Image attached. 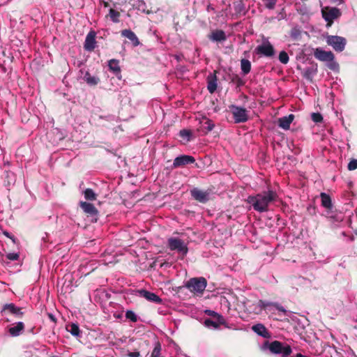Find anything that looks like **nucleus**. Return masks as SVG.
I'll use <instances>...</instances> for the list:
<instances>
[{
    "instance_id": "4be33fe9",
    "label": "nucleus",
    "mask_w": 357,
    "mask_h": 357,
    "mask_svg": "<svg viewBox=\"0 0 357 357\" xmlns=\"http://www.w3.org/2000/svg\"><path fill=\"white\" fill-rule=\"evenodd\" d=\"M252 329L255 333L263 337H267L268 336V333L266 327L261 324L252 326Z\"/></svg>"
},
{
    "instance_id": "c85d7f7f",
    "label": "nucleus",
    "mask_w": 357,
    "mask_h": 357,
    "mask_svg": "<svg viewBox=\"0 0 357 357\" xmlns=\"http://www.w3.org/2000/svg\"><path fill=\"white\" fill-rule=\"evenodd\" d=\"M208 90L211 93L215 92L217 89V77L213 75L210 79L208 80Z\"/></svg>"
},
{
    "instance_id": "f03ea898",
    "label": "nucleus",
    "mask_w": 357,
    "mask_h": 357,
    "mask_svg": "<svg viewBox=\"0 0 357 357\" xmlns=\"http://www.w3.org/2000/svg\"><path fill=\"white\" fill-rule=\"evenodd\" d=\"M261 349H268L272 354H280L282 357H288L292 352V349L289 344L277 340L271 342L266 341L261 347Z\"/></svg>"
},
{
    "instance_id": "79ce46f5",
    "label": "nucleus",
    "mask_w": 357,
    "mask_h": 357,
    "mask_svg": "<svg viewBox=\"0 0 357 357\" xmlns=\"http://www.w3.org/2000/svg\"><path fill=\"white\" fill-rule=\"evenodd\" d=\"M204 124L206 125L205 129L206 130L207 132L211 131L214 128V124L210 120L207 119Z\"/></svg>"
},
{
    "instance_id": "2f4dec72",
    "label": "nucleus",
    "mask_w": 357,
    "mask_h": 357,
    "mask_svg": "<svg viewBox=\"0 0 357 357\" xmlns=\"http://www.w3.org/2000/svg\"><path fill=\"white\" fill-rule=\"evenodd\" d=\"M297 11L298 12L299 14H301V15L303 16H307V17H310L312 13L310 12V10L309 9V8L306 6V5H302L298 9H297Z\"/></svg>"
},
{
    "instance_id": "5701e85b",
    "label": "nucleus",
    "mask_w": 357,
    "mask_h": 357,
    "mask_svg": "<svg viewBox=\"0 0 357 357\" xmlns=\"http://www.w3.org/2000/svg\"><path fill=\"white\" fill-rule=\"evenodd\" d=\"M24 328V325L23 322L19 321L15 326L9 328V333L12 336L16 337L22 333Z\"/></svg>"
},
{
    "instance_id": "39448f33",
    "label": "nucleus",
    "mask_w": 357,
    "mask_h": 357,
    "mask_svg": "<svg viewBox=\"0 0 357 357\" xmlns=\"http://www.w3.org/2000/svg\"><path fill=\"white\" fill-rule=\"evenodd\" d=\"M206 285L207 281L203 277L191 278L185 284L186 288L195 294L203 293Z\"/></svg>"
},
{
    "instance_id": "09e8293b",
    "label": "nucleus",
    "mask_w": 357,
    "mask_h": 357,
    "mask_svg": "<svg viewBox=\"0 0 357 357\" xmlns=\"http://www.w3.org/2000/svg\"><path fill=\"white\" fill-rule=\"evenodd\" d=\"M49 317H50V319H51V320H52L53 321H54V322L56 321V319H55L54 317L52 314H49Z\"/></svg>"
},
{
    "instance_id": "412c9836",
    "label": "nucleus",
    "mask_w": 357,
    "mask_h": 357,
    "mask_svg": "<svg viewBox=\"0 0 357 357\" xmlns=\"http://www.w3.org/2000/svg\"><path fill=\"white\" fill-rule=\"evenodd\" d=\"M325 216L334 225H337L336 223H339L342 221V216L338 214L334 213L331 210L326 211Z\"/></svg>"
},
{
    "instance_id": "a211bd4d",
    "label": "nucleus",
    "mask_w": 357,
    "mask_h": 357,
    "mask_svg": "<svg viewBox=\"0 0 357 357\" xmlns=\"http://www.w3.org/2000/svg\"><path fill=\"white\" fill-rule=\"evenodd\" d=\"M96 34L94 32H89L85 39L84 48L88 51H91L95 48L96 45Z\"/></svg>"
},
{
    "instance_id": "423d86ee",
    "label": "nucleus",
    "mask_w": 357,
    "mask_h": 357,
    "mask_svg": "<svg viewBox=\"0 0 357 357\" xmlns=\"http://www.w3.org/2000/svg\"><path fill=\"white\" fill-rule=\"evenodd\" d=\"M342 15L340 10L335 7L326 6L321 8V15L327 22V26H331L335 20Z\"/></svg>"
},
{
    "instance_id": "f257e3e1",
    "label": "nucleus",
    "mask_w": 357,
    "mask_h": 357,
    "mask_svg": "<svg viewBox=\"0 0 357 357\" xmlns=\"http://www.w3.org/2000/svg\"><path fill=\"white\" fill-rule=\"evenodd\" d=\"M277 198L278 195L275 191L268 190L256 195L249 196L247 202L256 211L263 213L268 210L269 205L275 202Z\"/></svg>"
},
{
    "instance_id": "20e7f679",
    "label": "nucleus",
    "mask_w": 357,
    "mask_h": 357,
    "mask_svg": "<svg viewBox=\"0 0 357 357\" xmlns=\"http://www.w3.org/2000/svg\"><path fill=\"white\" fill-rule=\"evenodd\" d=\"M314 57L321 61H328V67L335 70L338 68V64L334 61V54L331 51H325L321 48H317L314 52Z\"/></svg>"
},
{
    "instance_id": "0eeeda50",
    "label": "nucleus",
    "mask_w": 357,
    "mask_h": 357,
    "mask_svg": "<svg viewBox=\"0 0 357 357\" xmlns=\"http://www.w3.org/2000/svg\"><path fill=\"white\" fill-rule=\"evenodd\" d=\"M255 52L266 57H272L275 55L274 47L266 38H263L261 44L256 47Z\"/></svg>"
},
{
    "instance_id": "c03bdc74",
    "label": "nucleus",
    "mask_w": 357,
    "mask_h": 357,
    "mask_svg": "<svg viewBox=\"0 0 357 357\" xmlns=\"http://www.w3.org/2000/svg\"><path fill=\"white\" fill-rule=\"evenodd\" d=\"M243 8V4L242 3V2H240L239 3L237 4L236 10H238V12H241Z\"/></svg>"
},
{
    "instance_id": "a878e982",
    "label": "nucleus",
    "mask_w": 357,
    "mask_h": 357,
    "mask_svg": "<svg viewBox=\"0 0 357 357\" xmlns=\"http://www.w3.org/2000/svg\"><path fill=\"white\" fill-rule=\"evenodd\" d=\"M84 198L89 201H94L97 198V195L95 192L91 188H86L82 192Z\"/></svg>"
},
{
    "instance_id": "bb28decb",
    "label": "nucleus",
    "mask_w": 357,
    "mask_h": 357,
    "mask_svg": "<svg viewBox=\"0 0 357 357\" xmlns=\"http://www.w3.org/2000/svg\"><path fill=\"white\" fill-rule=\"evenodd\" d=\"M273 305L274 304L271 302L259 300L257 304L256 307L255 308V311L256 313H260L264 309H266L267 307Z\"/></svg>"
},
{
    "instance_id": "f8f14e48",
    "label": "nucleus",
    "mask_w": 357,
    "mask_h": 357,
    "mask_svg": "<svg viewBox=\"0 0 357 357\" xmlns=\"http://www.w3.org/2000/svg\"><path fill=\"white\" fill-rule=\"evenodd\" d=\"M139 294L140 296L146 298L149 301H151L155 303H160L162 302V299L158 295L147 290H139Z\"/></svg>"
},
{
    "instance_id": "9d476101",
    "label": "nucleus",
    "mask_w": 357,
    "mask_h": 357,
    "mask_svg": "<svg viewBox=\"0 0 357 357\" xmlns=\"http://www.w3.org/2000/svg\"><path fill=\"white\" fill-rule=\"evenodd\" d=\"M190 192L192 197L200 203H206L210 199V192L208 190H203L198 188H193L190 190Z\"/></svg>"
},
{
    "instance_id": "ddd939ff",
    "label": "nucleus",
    "mask_w": 357,
    "mask_h": 357,
    "mask_svg": "<svg viewBox=\"0 0 357 357\" xmlns=\"http://www.w3.org/2000/svg\"><path fill=\"white\" fill-rule=\"evenodd\" d=\"M79 206L85 213L91 216L96 215L98 214V210L96 208L93 204L91 203L82 201L79 202Z\"/></svg>"
},
{
    "instance_id": "dca6fc26",
    "label": "nucleus",
    "mask_w": 357,
    "mask_h": 357,
    "mask_svg": "<svg viewBox=\"0 0 357 357\" xmlns=\"http://www.w3.org/2000/svg\"><path fill=\"white\" fill-rule=\"evenodd\" d=\"M6 312H8L10 314H13L17 316V317H20L22 315L21 309L17 307L13 303L6 304L3 307V310H2L1 312L6 313Z\"/></svg>"
},
{
    "instance_id": "473e14b6",
    "label": "nucleus",
    "mask_w": 357,
    "mask_h": 357,
    "mask_svg": "<svg viewBox=\"0 0 357 357\" xmlns=\"http://www.w3.org/2000/svg\"><path fill=\"white\" fill-rule=\"evenodd\" d=\"M301 35V31L299 27L294 26L290 31V37L294 40H298Z\"/></svg>"
},
{
    "instance_id": "de8ad7c7",
    "label": "nucleus",
    "mask_w": 357,
    "mask_h": 357,
    "mask_svg": "<svg viewBox=\"0 0 357 357\" xmlns=\"http://www.w3.org/2000/svg\"><path fill=\"white\" fill-rule=\"evenodd\" d=\"M275 305L276 306L277 309L279 310L280 311L285 312V310L284 309L283 307L280 306V305H276V304Z\"/></svg>"
},
{
    "instance_id": "7c9ffc66",
    "label": "nucleus",
    "mask_w": 357,
    "mask_h": 357,
    "mask_svg": "<svg viewBox=\"0 0 357 357\" xmlns=\"http://www.w3.org/2000/svg\"><path fill=\"white\" fill-rule=\"evenodd\" d=\"M205 314H206L208 316H211L213 317L215 319H216L219 323H224V318L220 314H218L215 311L211 310H205Z\"/></svg>"
},
{
    "instance_id": "1a4fd4ad",
    "label": "nucleus",
    "mask_w": 357,
    "mask_h": 357,
    "mask_svg": "<svg viewBox=\"0 0 357 357\" xmlns=\"http://www.w3.org/2000/svg\"><path fill=\"white\" fill-rule=\"evenodd\" d=\"M231 110L234 116V119L235 123H244L246 122L248 119V111L246 109L236 106L231 105Z\"/></svg>"
},
{
    "instance_id": "9b49d317",
    "label": "nucleus",
    "mask_w": 357,
    "mask_h": 357,
    "mask_svg": "<svg viewBox=\"0 0 357 357\" xmlns=\"http://www.w3.org/2000/svg\"><path fill=\"white\" fill-rule=\"evenodd\" d=\"M195 161V158L192 156L182 155L176 157L173 162V167L174 168L183 167L188 164L194 163Z\"/></svg>"
},
{
    "instance_id": "72a5a7b5",
    "label": "nucleus",
    "mask_w": 357,
    "mask_h": 357,
    "mask_svg": "<svg viewBox=\"0 0 357 357\" xmlns=\"http://www.w3.org/2000/svg\"><path fill=\"white\" fill-rule=\"evenodd\" d=\"M278 59L282 64H287L289 61V57L285 51H281L279 54Z\"/></svg>"
},
{
    "instance_id": "aec40b11",
    "label": "nucleus",
    "mask_w": 357,
    "mask_h": 357,
    "mask_svg": "<svg viewBox=\"0 0 357 357\" xmlns=\"http://www.w3.org/2000/svg\"><path fill=\"white\" fill-rule=\"evenodd\" d=\"M321 200V206L327 211H331L333 207L331 197L325 192H321L320 195Z\"/></svg>"
},
{
    "instance_id": "6e6552de",
    "label": "nucleus",
    "mask_w": 357,
    "mask_h": 357,
    "mask_svg": "<svg viewBox=\"0 0 357 357\" xmlns=\"http://www.w3.org/2000/svg\"><path fill=\"white\" fill-rule=\"evenodd\" d=\"M326 43L336 52H342L346 45L345 38L337 36H329L326 38Z\"/></svg>"
},
{
    "instance_id": "4c0bfd02",
    "label": "nucleus",
    "mask_w": 357,
    "mask_h": 357,
    "mask_svg": "<svg viewBox=\"0 0 357 357\" xmlns=\"http://www.w3.org/2000/svg\"><path fill=\"white\" fill-rule=\"evenodd\" d=\"M264 3L265 7L269 10L274 9L277 0H262Z\"/></svg>"
},
{
    "instance_id": "cd10ccee",
    "label": "nucleus",
    "mask_w": 357,
    "mask_h": 357,
    "mask_svg": "<svg viewBox=\"0 0 357 357\" xmlns=\"http://www.w3.org/2000/svg\"><path fill=\"white\" fill-rule=\"evenodd\" d=\"M241 68L244 75H247L250 72L251 63L248 59H242L241 61Z\"/></svg>"
},
{
    "instance_id": "4468645a",
    "label": "nucleus",
    "mask_w": 357,
    "mask_h": 357,
    "mask_svg": "<svg viewBox=\"0 0 357 357\" xmlns=\"http://www.w3.org/2000/svg\"><path fill=\"white\" fill-rule=\"evenodd\" d=\"M208 38L213 42H223L226 40L227 36L222 30H215L212 31Z\"/></svg>"
},
{
    "instance_id": "a18cd8bd",
    "label": "nucleus",
    "mask_w": 357,
    "mask_h": 357,
    "mask_svg": "<svg viewBox=\"0 0 357 357\" xmlns=\"http://www.w3.org/2000/svg\"><path fill=\"white\" fill-rule=\"evenodd\" d=\"M331 2L337 4H341L344 2V0H331Z\"/></svg>"
},
{
    "instance_id": "a19ab883",
    "label": "nucleus",
    "mask_w": 357,
    "mask_h": 357,
    "mask_svg": "<svg viewBox=\"0 0 357 357\" xmlns=\"http://www.w3.org/2000/svg\"><path fill=\"white\" fill-rule=\"evenodd\" d=\"M6 258L10 261H16L19 259V255L16 252H9L6 255Z\"/></svg>"
},
{
    "instance_id": "b1692460",
    "label": "nucleus",
    "mask_w": 357,
    "mask_h": 357,
    "mask_svg": "<svg viewBox=\"0 0 357 357\" xmlns=\"http://www.w3.org/2000/svg\"><path fill=\"white\" fill-rule=\"evenodd\" d=\"M66 331L72 335L79 337H81V331L77 324L72 323L66 325Z\"/></svg>"
},
{
    "instance_id": "3c124183",
    "label": "nucleus",
    "mask_w": 357,
    "mask_h": 357,
    "mask_svg": "<svg viewBox=\"0 0 357 357\" xmlns=\"http://www.w3.org/2000/svg\"><path fill=\"white\" fill-rule=\"evenodd\" d=\"M355 234L357 236V229L355 231Z\"/></svg>"
},
{
    "instance_id": "37998d69",
    "label": "nucleus",
    "mask_w": 357,
    "mask_h": 357,
    "mask_svg": "<svg viewBox=\"0 0 357 357\" xmlns=\"http://www.w3.org/2000/svg\"><path fill=\"white\" fill-rule=\"evenodd\" d=\"M128 357H139V352L135 351V352H129L128 354Z\"/></svg>"
},
{
    "instance_id": "e433bc0d",
    "label": "nucleus",
    "mask_w": 357,
    "mask_h": 357,
    "mask_svg": "<svg viewBox=\"0 0 357 357\" xmlns=\"http://www.w3.org/2000/svg\"><path fill=\"white\" fill-rule=\"evenodd\" d=\"M109 14V17L112 22H114L115 23L119 22V17L120 16V14L118 11H116L114 9H110Z\"/></svg>"
},
{
    "instance_id": "8fccbe9b",
    "label": "nucleus",
    "mask_w": 357,
    "mask_h": 357,
    "mask_svg": "<svg viewBox=\"0 0 357 357\" xmlns=\"http://www.w3.org/2000/svg\"><path fill=\"white\" fill-rule=\"evenodd\" d=\"M293 357H307V356H304L301 354H297L295 356H293Z\"/></svg>"
},
{
    "instance_id": "f704fd0d",
    "label": "nucleus",
    "mask_w": 357,
    "mask_h": 357,
    "mask_svg": "<svg viewBox=\"0 0 357 357\" xmlns=\"http://www.w3.org/2000/svg\"><path fill=\"white\" fill-rule=\"evenodd\" d=\"M126 318L132 322H137L138 321V316L132 310H127L126 312Z\"/></svg>"
},
{
    "instance_id": "2eb2a0df",
    "label": "nucleus",
    "mask_w": 357,
    "mask_h": 357,
    "mask_svg": "<svg viewBox=\"0 0 357 357\" xmlns=\"http://www.w3.org/2000/svg\"><path fill=\"white\" fill-rule=\"evenodd\" d=\"M294 119V115L291 114H289L288 116L280 118L278 120V125L284 130H289Z\"/></svg>"
},
{
    "instance_id": "49530a36",
    "label": "nucleus",
    "mask_w": 357,
    "mask_h": 357,
    "mask_svg": "<svg viewBox=\"0 0 357 357\" xmlns=\"http://www.w3.org/2000/svg\"><path fill=\"white\" fill-rule=\"evenodd\" d=\"M3 234H4L6 236H7V237H8V238H11V239L14 241V238H13V236H11V235L8 232V231H4V232H3Z\"/></svg>"
},
{
    "instance_id": "393cba45",
    "label": "nucleus",
    "mask_w": 357,
    "mask_h": 357,
    "mask_svg": "<svg viewBox=\"0 0 357 357\" xmlns=\"http://www.w3.org/2000/svg\"><path fill=\"white\" fill-rule=\"evenodd\" d=\"M84 81L91 86H95L98 84L99 78L96 76L91 75L89 72H86L84 75Z\"/></svg>"
},
{
    "instance_id": "c756f323",
    "label": "nucleus",
    "mask_w": 357,
    "mask_h": 357,
    "mask_svg": "<svg viewBox=\"0 0 357 357\" xmlns=\"http://www.w3.org/2000/svg\"><path fill=\"white\" fill-rule=\"evenodd\" d=\"M221 323H219L216 319L212 320L211 319H206L204 320V324L206 327L208 328H218L219 326V324Z\"/></svg>"
},
{
    "instance_id": "f3484780",
    "label": "nucleus",
    "mask_w": 357,
    "mask_h": 357,
    "mask_svg": "<svg viewBox=\"0 0 357 357\" xmlns=\"http://www.w3.org/2000/svg\"><path fill=\"white\" fill-rule=\"evenodd\" d=\"M121 36L130 40L133 46L137 47L139 45V40L136 34L130 29H124L121 31Z\"/></svg>"
},
{
    "instance_id": "7ed1b4c3",
    "label": "nucleus",
    "mask_w": 357,
    "mask_h": 357,
    "mask_svg": "<svg viewBox=\"0 0 357 357\" xmlns=\"http://www.w3.org/2000/svg\"><path fill=\"white\" fill-rule=\"evenodd\" d=\"M167 247L172 250L176 252L178 255L183 258L188 252L187 243L178 237H170L167 239Z\"/></svg>"
},
{
    "instance_id": "c9c22d12",
    "label": "nucleus",
    "mask_w": 357,
    "mask_h": 357,
    "mask_svg": "<svg viewBox=\"0 0 357 357\" xmlns=\"http://www.w3.org/2000/svg\"><path fill=\"white\" fill-rule=\"evenodd\" d=\"M179 135H180V137H181L182 138L185 139L186 142H190V137L192 135V132L189 130L183 129L179 132Z\"/></svg>"
},
{
    "instance_id": "58836bf2",
    "label": "nucleus",
    "mask_w": 357,
    "mask_h": 357,
    "mask_svg": "<svg viewBox=\"0 0 357 357\" xmlns=\"http://www.w3.org/2000/svg\"><path fill=\"white\" fill-rule=\"evenodd\" d=\"M311 118L312 120L315 123H320L323 121V117L319 113H312Z\"/></svg>"
},
{
    "instance_id": "6ab92c4d",
    "label": "nucleus",
    "mask_w": 357,
    "mask_h": 357,
    "mask_svg": "<svg viewBox=\"0 0 357 357\" xmlns=\"http://www.w3.org/2000/svg\"><path fill=\"white\" fill-rule=\"evenodd\" d=\"M108 67L111 72L113 73L119 79H121V68L119 61L116 59H111L108 62Z\"/></svg>"
},
{
    "instance_id": "ea45409f",
    "label": "nucleus",
    "mask_w": 357,
    "mask_h": 357,
    "mask_svg": "<svg viewBox=\"0 0 357 357\" xmlns=\"http://www.w3.org/2000/svg\"><path fill=\"white\" fill-rule=\"evenodd\" d=\"M348 169L353 171L357 169V159H352L348 164Z\"/></svg>"
}]
</instances>
